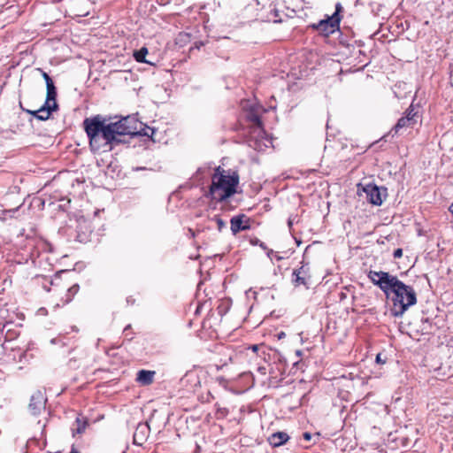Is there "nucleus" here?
<instances>
[{
  "label": "nucleus",
  "instance_id": "nucleus-30",
  "mask_svg": "<svg viewBox=\"0 0 453 453\" xmlns=\"http://www.w3.org/2000/svg\"><path fill=\"white\" fill-rule=\"evenodd\" d=\"M376 362L379 363V364H384L385 363V359L381 358V354H378L376 356Z\"/></svg>",
  "mask_w": 453,
  "mask_h": 453
},
{
  "label": "nucleus",
  "instance_id": "nucleus-12",
  "mask_svg": "<svg viewBox=\"0 0 453 453\" xmlns=\"http://www.w3.org/2000/svg\"><path fill=\"white\" fill-rule=\"evenodd\" d=\"M150 433V426L148 424H139L134 434V443L142 445L146 441Z\"/></svg>",
  "mask_w": 453,
  "mask_h": 453
},
{
  "label": "nucleus",
  "instance_id": "nucleus-36",
  "mask_svg": "<svg viewBox=\"0 0 453 453\" xmlns=\"http://www.w3.org/2000/svg\"><path fill=\"white\" fill-rule=\"evenodd\" d=\"M70 453H79L75 449H72V450L70 451Z\"/></svg>",
  "mask_w": 453,
  "mask_h": 453
},
{
  "label": "nucleus",
  "instance_id": "nucleus-2",
  "mask_svg": "<svg viewBox=\"0 0 453 453\" xmlns=\"http://www.w3.org/2000/svg\"><path fill=\"white\" fill-rule=\"evenodd\" d=\"M82 127L88 138L92 152L111 151L117 145L124 142V140H117L113 126L100 114L86 118Z\"/></svg>",
  "mask_w": 453,
  "mask_h": 453
},
{
  "label": "nucleus",
  "instance_id": "nucleus-4",
  "mask_svg": "<svg viewBox=\"0 0 453 453\" xmlns=\"http://www.w3.org/2000/svg\"><path fill=\"white\" fill-rule=\"evenodd\" d=\"M111 123V126H113L114 132H116L115 135L117 140H122L121 137L125 135L136 136L137 127L141 126L140 121L134 116L131 115Z\"/></svg>",
  "mask_w": 453,
  "mask_h": 453
},
{
  "label": "nucleus",
  "instance_id": "nucleus-14",
  "mask_svg": "<svg viewBox=\"0 0 453 453\" xmlns=\"http://www.w3.org/2000/svg\"><path fill=\"white\" fill-rule=\"evenodd\" d=\"M156 372L149 370H140L137 372L136 381L142 386L152 384Z\"/></svg>",
  "mask_w": 453,
  "mask_h": 453
},
{
  "label": "nucleus",
  "instance_id": "nucleus-5",
  "mask_svg": "<svg viewBox=\"0 0 453 453\" xmlns=\"http://www.w3.org/2000/svg\"><path fill=\"white\" fill-rule=\"evenodd\" d=\"M342 9L341 4L338 3L335 6V12L332 16L311 25V27L319 31V34L324 36H328L329 35L334 34L340 27L341 18L339 16V12Z\"/></svg>",
  "mask_w": 453,
  "mask_h": 453
},
{
  "label": "nucleus",
  "instance_id": "nucleus-7",
  "mask_svg": "<svg viewBox=\"0 0 453 453\" xmlns=\"http://www.w3.org/2000/svg\"><path fill=\"white\" fill-rule=\"evenodd\" d=\"M259 108L262 110L263 107L258 104V102L257 101V112L258 111ZM257 151L264 150V148H269L273 146V141L272 138L268 137V135L265 134V130L262 127V122L260 118L257 115Z\"/></svg>",
  "mask_w": 453,
  "mask_h": 453
},
{
  "label": "nucleus",
  "instance_id": "nucleus-24",
  "mask_svg": "<svg viewBox=\"0 0 453 453\" xmlns=\"http://www.w3.org/2000/svg\"><path fill=\"white\" fill-rule=\"evenodd\" d=\"M257 245H259V247L266 253L267 257L273 261V250H269L264 242H260L258 239L256 241Z\"/></svg>",
  "mask_w": 453,
  "mask_h": 453
},
{
  "label": "nucleus",
  "instance_id": "nucleus-11",
  "mask_svg": "<svg viewBox=\"0 0 453 453\" xmlns=\"http://www.w3.org/2000/svg\"><path fill=\"white\" fill-rule=\"evenodd\" d=\"M37 71L41 73L42 78L45 81L47 90L46 97H48V101H55L57 99L58 92L52 79L42 68H37Z\"/></svg>",
  "mask_w": 453,
  "mask_h": 453
},
{
  "label": "nucleus",
  "instance_id": "nucleus-31",
  "mask_svg": "<svg viewBox=\"0 0 453 453\" xmlns=\"http://www.w3.org/2000/svg\"><path fill=\"white\" fill-rule=\"evenodd\" d=\"M303 438L306 440V441H310L311 438V435L310 433H304L303 434Z\"/></svg>",
  "mask_w": 453,
  "mask_h": 453
},
{
  "label": "nucleus",
  "instance_id": "nucleus-21",
  "mask_svg": "<svg viewBox=\"0 0 453 453\" xmlns=\"http://www.w3.org/2000/svg\"><path fill=\"white\" fill-rule=\"evenodd\" d=\"M79 290H80L79 284H73V286H71L67 289V291L65 295L64 303L65 304L69 303L73 300L74 296L79 292Z\"/></svg>",
  "mask_w": 453,
  "mask_h": 453
},
{
  "label": "nucleus",
  "instance_id": "nucleus-8",
  "mask_svg": "<svg viewBox=\"0 0 453 453\" xmlns=\"http://www.w3.org/2000/svg\"><path fill=\"white\" fill-rule=\"evenodd\" d=\"M365 194L366 199L369 203L374 205H380L383 202L382 193L380 188L375 184H366L365 186L358 185V191Z\"/></svg>",
  "mask_w": 453,
  "mask_h": 453
},
{
  "label": "nucleus",
  "instance_id": "nucleus-32",
  "mask_svg": "<svg viewBox=\"0 0 453 453\" xmlns=\"http://www.w3.org/2000/svg\"><path fill=\"white\" fill-rule=\"evenodd\" d=\"M130 329H131V325H127V326L124 328L123 332L126 334V335H127V331H129Z\"/></svg>",
  "mask_w": 453,
  "mask_h": 453
},
{
  "label": "nucleus",
  "instance_id": "nucleus-10",
  "mask_svg": "<svg viewBox=\"0 0 453 453\" xmlns=\"http://www.w3.org/2000/svg\"><path fill=\"white\" fill-rule=\"evenodd\" d=\"M249 221L250 219H248L244 214L233 217L230 220L231 231L234 234H236L240 231L250 228Z\"/></svg>",
  "mask_w": 453,
  "mask_h": 453
},
{
  "label": "nucleus",
  "instance_id": "nucleus-22",
  "mask_svg": "<svg viewBox=\"0 0 453 453\" xmlns=\"http://www.w3.org/2000/svg\"><path fill=\"white\" fill-rule=\"evenodd\" d=\"M404 116L411 119H415L416 123L418 121V111H415L413 104H411L404 112Z\"/></svg>",
  "mask_w": 453,
  "mask_h": 453
},
{
  "label": "nucleus",
  "instance_id": "nucleus-13",
  "mask_svg": "<svg viewBox=\"0 0 453 453\" xmlns=\"http://www.w3.org/2000/svg\"><path fill=\"white\" fill-rule=\"evenodd\" d=\"M290 439L289 435L285 432H276L272 434L267 441L273 447H280L284 445Z\"/></svg>",
  "mask_w": 453,
  "mask_h": 453
},
{
  "label": "nucleus",
  "instance_id": "nucleus-9",
  "mask_svg": "<svg viewBox=\"0 0 453 453\" xmlns=\"http://www.w3.org/2000/svg\"><path fill=\"white\" fill-rule=\"evenodd\" d=\"M46 403L47 397L42 391L37 390L30 397L28 410L32 415L38 416L45 410Z\"/></svg>",
  "mask_w": 453,
  "mask_h": 453
},
{
  "label": "nucleus",
  "instance_id": "nucleus-23",
  "mask_svg": "<svg viewBox=\"0 0 453 453\" xmlns=\"http://www.w3.org/2000/svg\"><path fill=\"white\" fill-rule=\"evenodd\" d=\"M228 310H229L228 301H222L221 303L217 308L218 313L220 316H223L224 314H226Z\"/></svg>",
  "mask_w": 453,
  "mask_h": 453
},
{
  "label": "nucleus",
  "instance_id": "nucleus-38",
  "mask_svg": "<svg viewBox=\"0 0 453 453\" xmlns=\"http://www.w3.org/2000/svg\"><path fill=\"white\" fill-rule=\"evenodd\" d=\"M449 211H450L452 212V214H453V203L450 205V207H449Z\"/></svg>",
  "mask_w": 453,
  "mask_h": 453
},
{
  "label": "nucleus",
  "instance_id": "nucleus-39",
  "mask_svg": "<svg viewBox=\"0 0 453 453\" xmlns=\"http://www.w3.org/2000/svg\"><path fill=\"white\" fill-rule=\"evenodd\" d=\"M203 43L202 42H200L199 43H197L196 47L199 48L200 46H202Z\"/></svg>",
  "mask_w": 453,
  "mask_h": 453
},
{
  "label": "nucleus",
  "instance_id": "nucleus-17",
  "mask_svg": "<svg viewBox=\"0 0 453 453\" xmlns=\"http://www.w3.org/2000/svg\"><path fill=\"white\" fill-rule=\"evenodd\" d=\"M293 282L295 283L296 286H307L308 280L305 277V272L303 267L293 272Z\"/></svg>",
  "mask_w": 453,
  "mask_h": 453
},
{
  "label": "nucleus",
  "instance_id": "nucleus-1",
  "mask_svg": "<svg viewBox=\"0 0 453 453\" xmlns=\"http://www.w3.org/2000/svg\"><path fill=\"white\" fill-rule=\"evenodd\" d=\"M368 278L393 303L392 314L401 317L409 307L416 304L417 296L414 288L404 284L396 276L383 271H370Z\"/></svg>",
  "mask_w": 453,
  "mask_h": 453
},
{
  "label": "nucleus",
  "instance_id": "nucleus-25",
  "mask_svg": "<svg viewBox=\"0 0 453 453\" xmlns=\"http://www.w3.org/2000/svg\"><path fill=\"white\" fill-rule=\"evenodd\" d=\"M246 119L250 122L255 124V104L250 105L249 111H248V112L246 114Z\"/></svg>",
  "mask_w": 453,
  "mask_h": 453
},
{
  "label": "nucleus",
  "instance_id": "nucleus-28",
  "mask_svg": "<svg viewBox=\"0 0 453 453\" xmlns=\"http://www.w3.org/2000/svg\"><path fill=\"white\" fill-rule=\"evenodd\" d=\"M245 294H246L247 298H250V297H251V296H252L253 298H255V291H253L251 288H249V289L245 292Z\"/></svg>",
  "mask_w": 453,
  "mask_h": 453
},
{
  "label": "nucleus",
  "instance_id": "nucleus-41",
  "mask_svg": "<svg viewBox=\"0 0 453 453\" xmlns=\"http://www.w3.org/2000/svg\"><path fill=\"white\" fill-rule=\"evenodd\" d=\"M250 243H251L252 245H255V241L250 240Z\"/></svg>",
  "mask_w": 453,
  "mask_h": 453
},
{
  "label": "nucleus",
  "instance_id": "nucleus-42",
  "mask_svg": "<svg viewBox=\"0 0 453 453\" xmlns=\"http://www.w3.org/2000/svg\"><path fill=\"white\" fill-rule=\"evenodd\" d=\"M291 225H292V221L289 219L288 220V226H291Z\"/></svg>",
  "mask_w": 453,
  "mask_h": 453
},
{
  "label": "nucleus",
  "instance_id": "nucleus-40",
  "mask_svg": "<svg viewBox=\"0 0 453 453\" xmlns=\"http://www.w3.org/2000/svg\"><path fill=\"white\" fill-rule=\"evenodd\" d=\"M261 385H262V386H265V380H262V381H261Z\"/></svg>",
  "mask_w": 453,
  "mask_h": 453
},
{
  "label": "nucleus",
  "instance_id": "nucleus-18",
  "mask_svg": "<svg viewBox=\"0 0 453 453\" xmlns=\"http://www.w3.org/2000/svg\"><path fill=\"white\" fill-rule=\"evenodd\" d=\"M263 9L264 8H262L260 10V13L258 14L260 16L259 19L262 21H273V22H277L278 21L277 19H276L278 17L277 11H276V9L274 8V6L272 4H270L268 5V10H269V14L268 15L265 16V15H264L262 13Z\"/></svg>",
  "mask_w": 453,
  "mask_h": 453
},
{
  "label": "nucleus",
  "instance_id": "nucleus-27",
  "mask_svg": "<svg viewBox=\"0 0 453 453\" xmlns=\"http://www.w3.org/2000/svg\"><path fill=\"white\" fill-rule=\"evenodd\" d=\"M393 256H394L395 258H400L403 256V250L402 249H396L394 251Z\"/></svg>",
  "mask_w": 453,
  "mask_h": 453
},
{
  "label": "nucleus",
  "instance_id": "nucleus-29",
  "mask_svg": "<svg viewBox=\"0 0 453 453\" xmlns=\"http://www.w3.org/2000/svg\"><path fill=\"white\" fill-rule=\"evenodd\" d=\"M257 371L262 374V375H265L266 374V367L265 366H259L257 368Z\"/></svg>",
  "mask_w": 453,
  "mask_h": 453
},
{
  "label": "nucleus",
  "instance_id": "nucleus-35",
  "mask_svg": "<svg viewBox=\"0 0 453 453\" xmlns=\"http://www.w3.org/2000/svg\"><path fill=\"white\" fill-rule=\"evenodd\" d=\"M190 233L191 237H195V232L192 229L188 230Z\"/></svg>",
  "mask_w": 453,
  "mask_h": 453
},
{
  "label": "nucleus",
  "instance_id": "nucleus-6",
  "mask_svg": "<svg viewBox=\"0 0 453 453\" xmlns=\"http://www.w3.org/2000/svg\"><path fill=\"white\" fill-rule=\"evenodd\" d=\"M20 107L22 111L42 121L48 120L50 118L51 113L58 110L57 100L48 101V97H46L44 104L37 110H27L23 108L21 104Z\"/></svg>",
  "mask_w": 453,
  "mask_h": 453
},
{
  "label": "nucleus",
  "instance_id": "nucleus-33",
  "mask_svg": "<svg viewBox=\"0 0 453 453\" xmlns=\"http://www.w3.org/2000/svg\"><path fill=\"white\" fill-rule=\"evenodd\" d=\"M264 210L265 211H268L270 210V205L267 203L264 204Z\"/></svg>",
  "mask_w": 453,
  "mask_h": 453
},
{
  "label": "nucleus",
  "instance_id": "nucleus-16",
  "mask_svg": "<svg viewBox=\"0 0 453 453\" xmlns=\"http://www.w3.org/2000/svg\"><path fill=\"white\" fill-rule=\"evenodd\" d=\"M147 54H148V49L146 47H142L140 50L134 51L133 57L135 59V61H137L139 63H145V64H149L150 65H155L154 62H152L149 59H146Z\"/></svg>",
  "mask_w": 453,
  "mask_h": 453
},
{
  "label": "nucleus",
  "instance_id": "nucleus-15",
  "mask_svg": "<svg viewBox=\"0 0 453 453\" xmlns=\"http://www.w3.org/2000/svg\"><path fill=\"white\" fill-rule=\"evenodd\" d=\"M415 119L405 117L404 115L400 118L395 127L392 128V131L395 134H397L402 128L405 127H414L416 125Z\"/></svg>",
  "mask_w": 453,
  "mask_h": 453
},
{
  "label": "nucleus",
  "instance_id": "nucleus-37",
  "mask_svg": "<svg viewBox=\"0 0 453 453\" xmlns=\"http://www.w3.org/2000/svg\"><path fill=\"white\" fill-rule=\"evenodd\" d=\"M252 309H253V304H251V305L250 306V309H249V312H250V313L251 312Z\"/></svg>",
  "mask_w": 453,
  "mask_h": 453
},
{
  "label": "nucleus",
  "instance_id": "nucleus-20",
  "mask_svg": "<svg viewBox=\"0 0 453 453\" xmlns=\"http://www.w3.org/2000/svg\"><path fill=\"white\" fill-rule=\"evenodd\" d=\"M140 125L137 127V135L136 136H147L152 138L155 129L144 125L142 122L140 121Z\"/></svg>",
  "mask_w": 453,
  "mask_h": 453
},
{
  "label": "nucleus",
  "instance_id": "nucleus-26",
  "mask_svg": "<svg viewBox=\"0 0 453 453\" xmlns=\"http://www.w3.org/2000/svg\"><path fill=\"white\" fill-rule=\"evenodd\" d=\"M215 221L217 223L219 231H222L226 227V222L219 216L215 217Z\"/></svg>",
  "mask_w": 453,
  "mask_h": 453
},
{
  "label": "nucleus",
  "instance_id": "nucleus-34",
  "mask_svg": "<svg viewBox=\"0 0 453 453\" xmlns=\"http://www.w3.org/2000/svg\"><path fill=\"white\" fill-rule=\"evenodd\" d=\"M249 349H251V350H252V352H255V344L250 345V346L249 347Z\"/></svg>",
  "mask_w": 453,
  "mask_h": 453
},
{
  "label": "nucleus",
  "instance_id": "nucleus-19",
  "mask_svg": "<svg viewBox=\"0 0 453 453\" xmlns=\"http://www.w3.org/2000/svg\"><path fill=\"white\" fill-rule=\"evenodd\" d=\"M76 428H73V435L75 434H81L85 432L86 427L88 426V420L84 417H77L75 419Z\"/></svg>",
  "mask_w": 453,
  "mask_h": 453
},
{
  "label": "nucleus",
  "instance_id": "nucleus-3",
  "mask_svg": "<svg viewBox=\"0 0 453 453\" xmlns=\"http://www.w3.org/2000/svg\"><path fill=\"white\" fill-rule=\"evenodd\" d=\"M211 179L209 190L204 195L206 198L221 203L237 193L240 177L236 171L219 165L214 168Z\"/></svg>",
  "mask_w": 453,
  "mask_h": 453
}]
</instances>
